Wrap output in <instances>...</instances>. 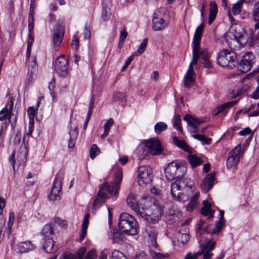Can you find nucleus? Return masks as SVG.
<instances>
[{"label":"nucleus","instance_id":"obj_62","mask_svg":"<svg viewBox=\"0 0 259 259\" xmlns=\"http://www.w3.org/2000/svg\"><path fill=\"white\" fill-rule=\"evenodd\" d=\"M71 47L73 49L75 50H77L79 47V40L76 36L73 37V39L71 42Z\"/></svg>","mask_w":259,"mask_h":259},{"label":"nucleus","instance_id":"obj_3","mask_svg":"<svg viewBox=\"0 0 259 259\" xmlns=\"http://www.w3.org/2000/svg\"><path fill=\"white\" fill-rule=\"evenodd\" d=\"M122 178V171L121 169H118L114 178L112 185L105 182L101 186L98 195L96 198H99V201L103 203L107 198V192L111 196H115L117 194L120 183Z\"/></svg>","mask_w":259,"mask_h":259},{"label":"nucleus","instance_id":"obj_22","mask_svg":"<svg viewBox=\"0 0 259 259\" xmlns=\"http://www.w3.org/2000/svg\"><path fill=\"white\" fill-rule=\"evenodd\" d=\"M214 180V173L211 172L207 175L201 184V189L202 191L204 193L207 192L212 187Z\"/></svg>","mask_w":259,"mask_h":259},{"label":"nucleus","instance_id":"obj_23","mask_svg":"<svg viewBox=\"0 0 259 259\" xmlns=\"http://www.w3.org/2000/svg\"><path fill=\"white\" fill-rule=\"evenodd\" d=\"M206 235V237L207 238L206 240L205 241V243L201 246V251L200 252L201 253V254L203 255L205 253L208 254H213L210 252L214 249V246L215 245V241L211 237H208L209 235Z\"/></svg>","mask_w":259,"mask_h":259},{"label":"nucleus","instance_id":"obj_53","mask_svg":"<svg viewBox=\"0 0 259 259\" xmlns=\"http://www.w3.org/2000/svg\"><path fill=\"white\" fill-rule=\"evenodd\" d=\"M127 36V32L126 31V28L125 27H123L121 29L120 36L119 39L121 43V47H122L123 45L124 44V40Z\"/></svg>","mask_w":259,"mask_h":259},{"label":"nucleus","instance_id":"obj_43","mask_svg":"<svg viewBox=\"0 0 259 259\" xmlns=\"http://www.w3.org/2000/svg\"><path fill=\"white\" fill-rule=\"evenodd\" d=\"M192 137L195 139H197L201 142H202L203 144L206 145H210L211 144V139L206 137L203 135L200 134H193Z\"/></svg>","mask_w":259,"mask_h":259},{"label":"nucleus","instance_id":"obj_11","mask_svg":"<svg viewBox=\"0 0 259 259\" xmlns=\"http://www.w3.org/2000/svg\"><path fill=\"white\" fill-rule=\"evenodd\" d=\"M56 72L61 76H66L68 72L69 61L64 55L56 58L54 64Z\"/></svg>","mask_w":259,"mask_h":259},{"label":"nucleus","instance_id":"obj_59","mask_svg":"<svg viewBox=\"0 0 259 259\" xmlns=\"http://www.w3.org/2000/svg\"><path fill=\"white\" fill-rule=\"evenodd\" d=\"M201 255V253L200 252H196L194 253H191L190 252L187 254L185 259H197V258Z\"/></svg>","mask_w":259,"mask_h":259},{"label":"nucleus","instance_id":"obj_51","mask_svg":"<svg viewBox=\"0 0 259 259\" xmlns=\"http://www.w3.org/2000/svg\"><path fill=\"white\" fill-rule=\"evenodd\" d=\"M110 259H126V258L122 252L115 250L112 252Z\"/></svg>","mask_w":259,"mask_h":259},{"label":"nucleus","instance_id":"obj_45","mask_svg":"<svg viewBox=\"0 0 259 259\" xmlns=\"http://www.w3.org/2000/svg\"><path fill=\"white\" fill-rule=\"evenodd\" d=\"M147 44H148V38H145L143 40L142 42L140 44V45L138 47V49H137V52L134 53H136L137 55L136 56L140 55L142 53H144V52L145 51V50L147 47Z\"/></svg>","mask_w":259,"mask_h":259},{"label":"nucleus","instance_id":"obj_57","mask_svg":"<svg viewBox=\"0 0 259 259\" xmlns=\"http://www.w3.org/2000/svg\"><path fill=\"white\" fill-rule=\"evenodd\" d=\"M218 12V8L216 4L214 2H211L210 3L209 14L212 15H217Z\"/></svg>","mask_w":259,"mask_h":259},{"label":"nucleus","instance_id":"obj_4","mask_svg":"<svg viewBox=\"0 0 259 259\" xmlns=\"http://www.w3.org/2000/svg\"><path fill=\"white\" fill-rule=\"evenodd\" d=\"M187 171V165L184 161L175 160L170 162L165 169V178L171 181L182 178Z\"/></svg>","mask_w":259,"mask_h":259},{"label":"nucleus","instance_id":"obj_55","mask_svg":"<svg viewBox=\"0 0 259 259\" xmlns=\"http://www.w3.org/2000/svg\"><path fill=\"white\" fill-rule=\"evenodd\" d=\"M150 256L153 259H167V258L166 257V256H165L163 254L154 251L150 252Z\"/></svg>","mask_w":259,"mask_h":259},{"label":"nucleus","instance_id":"obj_44","mask_svg":"<svg viewBox=\"0 0 259 259\" xmlns=\"http://www.w3.org/2000/svg\"><path fill=\"white\" fill-rule=\"evenodd\" d=\"M167 124L163 122H158L154 126V131L157 134H160L162 132L166 130Z\"/></svg>","mask_w":259,"mask_h":259},{"label":"nucleus","instance_id":"obj_6","mask_svg":"<svg viewBox=\"0 0 259 259\" xmlns=\"http://www.w3.org/2000/svg\"><path fill=\"white\" fill-rule=\"evenodd\" d=\"M237 62L236 55L232 51L224 49L218 54L217 62L223 67L232 68L235 66Z\"/></svg>","mask_w":259,"mask_h":259},{"label":"nucleus","instance_id":"obj_10","mask_svg":"<svg viewBox=\"0 0 259 259\" xmlns=\"http://www.w3.org/2000/svg\"><path fill=\"white\" fill-rule=\"evenodd\" d=\"M63 178V174L61 172L57 174L54 181L51 193L48 197L51 201L59 200L61 196V181Z\"/></svg>","mask_w":259,"mask_h":259},{"label":"nucleus","instance_id":"obj_5","mask_svg":"<svg viewBox=\"0 0 259 259\" xmlns=\"http://www.w3.org/2000/svg\"><path fill=\"white\" fill-rule=\"evenodd\" d=\"M118 227L121 231L134 235L138 232V225L135 218L127 213H122L119 218Z\"/></svg>","mask_w":259,"mask_h":259},{"label":"nucleus","instance_id":"obj_9","mask_svg":"<svg viewBox=\"0 0 259 259\" xmlns=\"http://www.w3.org/2000/svg\"><path fill=\"white\" fill-rule=\"evenodd\" d=\"M138 182L139 185L144 186L150 184L152 180V169L148 165L139 167L138 171Z\"/></svg>","mask_w":259,"mask_h":259},{"label":"nucleus","instance_id":"obj_49","mask_svg":"<svg viewBox=\"0 0 259 259\" xmlns=\"http://www.w3.org/2000/svg\"><path fill=\"white\" fill-rule=\"evenodd\" d=\"M100 153V150L96 144H93L90 149V157L93 159Z\"/></svg>","mask_w":259,"mask_h":259},{"label":"nucleus","instance_id":"obj_40","mask_svg":"<svg viewBox=\"0 0 259 259\" xmlns=\"http://www.w3.org/2000/svg\"><path fill=\"white\" fill-rule=\"evenodd\" d=\"M188 159L189 163L191 164L193 167L200 165L202 162V161L201 159L194 155L188 156Z\"/></svg>","mask_w":259,"mask_h":259},{"label":"nucleus","instance_id":"obj_64","mask_svg":"<svg viewBox=\"0 0 259 259\" xmlns=\"http://www.w3.org/2000/svg\"><path fill=\"white\" fill-rule=\"evenodd\" d=\"M203 55L204 54L202 55L201 57H202V58H203L204 60V62H202V63L204 64V66L206 68H210L211 67V63L210 61L208 59V58L204 56Z\"/></svg>","mask_w":259,"mask_h":259},{"label":"nucleus","instance_id":"obj_37","mask_svg":"<svg viewBox=\"0 0 259 259\" xmlns=\"http://www.w3.org/2000/svg\"><path fill=\"white\" fill-rule=\"evenodd\" d=\"M203 207L201 208V213L205 216H210V217L212 215V213L211 210V204L207 201H204Z\"/></svg>","mask_w":259,"mask_h":259},{"label":"nucleus","instance_id":"obj_7","mask_svg":"<svg viewBox=\"0 0 259 259\" xmlns=\"http://www.w3.org/2000/svg\"><path fill=\"white\" fill-rule=\"evenodd\" d=\"M151 206L146 211H140L139 214L148 223L154 224L157 223L160 219L163 210L158 202Z\"/></svg>","mask_w":259,"mask_h":259},{"label":"nucleus","instance_id":"obj_60","mask_svg":"<svg viewBox=\"0 0 259 259\" xmlns=\"http://www.w3.org/2000/svg\"><path fill=\"white\" fill-rule=\"evenodd\" d=\"M136 55V53H133L132 55L127 58L124 65L122 67L121 71H124L126 68L127 66L130 65V64L134 59V56Z\"/></svg>","mask_w":259,"mask_h":259},{"label":"nucleus","instance_id":"obj_14","mask_svg":"<svg viewBox=\"0 0 259 259\" xmlns=\"http://www.w3.org/2000/svg\"><path fill=\"white\" fill-rule=\"evenodd\" d=\"M34 129V120H29V129L28 133L24 135L23 139V143L20 149V156L22 157V160H26L28 152V147L27 146L28 143V138L33 132Z\"/></svg>","mask_w":259,"mask_h":259},{"label":"nucleus","instance_id":"obj_12","mask_svg":"<svg viewBox=\"0 0 259 259\" xmlns=\"http://www.w3.org/2000/svg\"><path fill=\"white\" fill-rule=\"evenodd\" d=\"M241 151V146L238 145L229 153L226 160V165L228 169L235 168L239 161Z\"/></svg>","mask_w":259,"mask_h":259},{"label":"nucleus","instance_id":"obj_63","mask_svg":"<svg viewBox=\"0 0 259 259\" xmlns=\"http://www.w3.org/2000/svg\"><path fill=\"white\" fill-rule=\"evenodd\" d=\"M99 198H95L94 201L93 205L92 206V211L95 213L97 209H98L101 205V203L99 201Z\"/></svg>","mask_w":259,"mask_h":259},{"label":"nucleus","instance_id":"obj_61","mask_svg":"<svg viewBox=\"0 0 259 259\" xmlns=\"http://www.w3.org/2000/svg\"><path fill=\"white\" fill-rule=\"evenodd\" d=\"M122 239V235L118 232L114 233L113 235V241L114 242L119 243Z\"/></svg>","mask_w":259,"mask_h":259},{"label":"nucleus","instance_id":"obj_32","mask_svg":"<svg viewBox=\"0 0 259 259\" xmlns=\"http://www.w3.org/2000/svg\"><path fill=\"white\" fill-rule=\"evenodd\" d=\"M237 102L238 101L236 100L232 101L225 103L223 105L219 106L217 109L215 115H218L220 113L225 111L226 109H229L230 108L233 107V106L235 105L237 103Z\"/></svg>","mask_w":259,"mask_h":259},{"label":"nucleus","instance_id":"obj_28","mask_svg":"<svg viewBox=\"0 0 259 259\" xmlns=\"http://www.w3.org/2000/svg\"><path fill=\"white\" fill-rule=\"evenodd\" d=\"M64 36V32L61 30H56L54 32L53 41L55 46V49L59 50V47L61 44Z\"/></svg>","mask_w":259,"mask_h":259},{"label":"nucleus","instance_id":"obj_1","mask_svg":"<svg viewBox=\"0 0 259 259\" xmlns=\"http://www.w3.org/2000/svg\"><path fill=\"white\" fill-rule=\"evenodd\" d=\"M176 180V181L171 184V196L177 201H186L193 194V182L188 178Z\"/></svg>","mask_w":259,"mask_h":259},{"label":"nucleus","instance_id":"obj_38","mask_svg":"<svg viewBox=\"0 0 259 259\" xmlns=\"http://www.w3.org/2000/svg\"><path fill=\"white\" fill-rule=\"evenodd\" d=\"M97 254L95 250L92 249L86 254L85 259H97ZM100 259H107V255L103 252L101 253Z\"/></svg>","mask_w":259,"mask_h":259},{"label":"nucleus","instance_id":"obj_26","mask_svg":"<svg viewBox=\"0 0 259 259\" xmlns=\"http://www.w3.org/2000/svg\"><path fill=\"white\" fill-rule=\"evenodd\" d=\"M203 55V51L195 49L193 50V59L189 64V68L187 72H189V73H195L193 65V64H196L197 63L199 58Z\"/></svg>","mask_w":259,"mask_h":259},{"label":"nucleus","instance_id":"obj_29","mask_svg":"<svg viewBox=\"0 0 259 259\" xmlns=\"http://www.w3.org/2000/svg\"><path fill=\"white\" fill-rule=\"evenodd\" d=\"M126 202L127 205L133 210L137 211L138 214L139 213L140 210L138 208V203L136 199L135 194L130 193L127 197Z\"/></svg>","mask_w":259,"mask_h":259},{"label":"nucleus","instance_id":"obj_8","mask_svg":"<svg viewBox=\"0 0 259 259\" xmlns=\"http://www.w3.org/2000/svg\"><path fill=\"white\" fill-rule=\"evenodd\" d=\"M168 24L169 18L164 9L155 12L152 19V27L155 31L163 30L167 27Z\"/></svg>","mask_w":259,"mask_h":259},{"label":"nucleus","instance_id":"obj_39","mask_svg":"<svg viewBox=\"0 0 259 259\" xmlns=\"http://www.w3.org/2000/svg\"><path fill=\"white\" fill-rule=\"evenodd\" d=\"M13 107V103L11 101L9 109L4 108L0 111V120L3 121L5 119L11 112Z\"/></svg>","mask_w":259,"mask_h":259},{"label":"nucleus","instance_id":"obj_19","mask_svg":"<svg viewBox=\"0 0 259 259\" xmlns=\"http://www.w3.org/2000/svg\"><path fill=\"white\" fill-rule=\"evenodd\" d=\"M35 248V245L30 241H25L19 242L15 248V250L19 253H24L28 252L33 250Z\"/></svg>","mask_w":259,"mask_h":259},{"label":"nucleus","instance_id":"obj_41","mask_svg":"<svg viewBox=\"0 0 259 259\" xmlns=\"http://www.w3.org/2000/svg\"><path fill=\"white\" fill-rule=\"evenodd\" d=\"M45 239L52 238L51 236L53 234V228L50 225L47 224L45 226L42 230Z\"/></svg>","mask_w":259,"mask_h":259},{"label":"nucleus","instance_id":"obj_21","mask_svg":"<svg viewBox=\"0 0 259 259\" xmlns=\"http://www.w3.org/2000/svg\"><path fill=\"white\" fill-rule=\"evenodd\" d=\"M224 214V211L223 210H220V218L219 221L216 223L215 226L214 227L212 225H208L207 228L205 229V231L208 233L218 234L222 229L223 226Z\"/></svg>","mask_w":259,"mask_h":259},{"label":"nucleus","instance_id":"obj_46","mask_svg":"<svg viewBox=\"0 0 259 259\" xmlns=\"http://www.w3.org/2000/svg\"><path fill=\"white\" fill-rule=\"evenodd\" d=\"M181 118L179 115H175L172 119L173 126L182 133V127L181 125Z\"/></svg>","mask_w":259,"mask_h":259},{"label":"nucleus","instance_id":"obj_50","mask_svg":"<svg viewBox=\"0 0 259 259\" xmlns=\"http://www.w3.org/2000/svg\"><path fill=\"white\" fill-rule=\"evenodd\" d=\"M252 16L254 21L259 22V2L254 5Z\"/></svg>","mask_w":259,"mask_h":259},{"label":"nucleus","instance_id":"obj_33","mask_svg":"<svg viewBox=\"0 0 259 259\" xmlns=\"http://www.w3.org/2000/svg\"><path fill=\"white\" fill-rule=\"evenodd\" d=\"M70 138L68 144L69 148H73L75 145L76 139L78 135V131L77 127H75L73 130H70L69 132Z\"/></svg>","mask_w":259,"mask_h":259},{"label":"nucleus","instance_id":"obj_54","mask_svg":"<svg viewBox=\"0 0 259 259\" xmlns=\"http://www.w3.org/2000/svg\"><path fill=\"white\" fill-rule=\"evenodd\" d=\"M34 38L28 39L27 40V51H26V59H28L30 58V54H31V50L32 45V43L33 41Z\"/></svg>","mask_w":259,"mask_h":259},{"label":"nucleus","instance_id":"obj_2","mask_svg":"<svg viewBox=\"0 0 259 259\" xmlns=\"http://www.w3.org/2000/svg\"><path fill=\"white\" fill-rule=\"evenodd\" d=\"M226 40L230 49L239 50L247 44L248 37L242 26L236 24L227 33Z\"/></svg>","mask_w":259,"mask_h":259},{"label":"nucleus","instance_id":"obj_27","mask_svg":"<svg viewBox=\"0 0 259 259\" xmlns=\"http://www.w3.org/2000/svg\"><path fill=\"white\" fill-rule=\"evenodd\" d=\"M135 152L139 159H143L146 156L149 151L145 141L138 146Z\"/></svg>","mask_w":259,"mask_h":259},{"label":"nucleus","instance_id":"obj_42","mask_svg":"<svg viewBox=\"0 0 259 259\" xmlns=\"http://www.w3.org/2000/svg\"><path fill=\"white\" fill-rule=\"evenodd\" d=\"M244 1V0H239L233 5L232 12L234 15H237L240 14Z\"/></svg>","mask_w":259,"mask_h":259},{"label":"nucleus","instance_id":"obj_30","mask_svg":"<svg viewBox=\"0 0 259 259\" xmlns=\"http://www.w3.org/2000/svg\"><path fill=\"white\" fill-rule=\"evenodd\" d=\"M45 242L43 245V249L46 252L54 253L56 250V247L54 246L55 242L52 238L45 239Z\"/></svg>","mask_w":259,"mask_h":259},{"label":"nucleus","instance_id":"obj_52","mask_svg":"<svg viewBox=\"0 0 259 259\" xmlns=\"http://www.w3.org/2000/svg\"><path fill=\"white\" fill-rule=\"evenodd\" d=\"M15 214L13 212H10L9 214L8 229V232L9 234L11 232L12 226L14 224Z\"/></svg>","mask_w":259,"mask_h":259},{"label":"nucleus","instance_id":"obj_15","mask_svg":"<svg viewBox=\"0 0 259 259\" xmlns=\"http://www.w3.org/2000/svg\"><path fill=\"white\" fill-rule=\"evenodd\" d=\"M37 71V65L35 57H33L31 64L28 66V72L26 76V86L29 87L34 83Z\"/></svg>","mask_w":259,"mask_h":259},{"label":"nucleus","instance_id":"obj_58","mask_svg":"<svg viewBox=\"0 0 259 259\" xmlns=\"http://www.w3.org/2000/svg\"><path fill=\"white\" fill-rule=\"evenodd\" d=\"M27 113L29 115V120H34L35 115V109L33 107H29L27 109Z\"/></svg>","mask_w":259,"mask_h":259},{"label":"nucleus","instance_id":"obj_47","mask_svg":"<svg viewBox=\"0 0 259 259\" xmlns=\"http://www.w3.org/2000/svg\"><path fill=\"white\" fill-rule=\"evenodd\" d=\"M113 100L114 102H123L126 100V95L124 93H115L113 95Z\"/></svg>","mask_w":259,"mask_h":259},{"label":"nucleus","instance_id":"obj_13","mask_svg":"<svg viewBox=\"0 0 259 259\" xmlns=\"http://www.w3.org/2000/svg\"><path fill=\"white\" fill-rule=\"evenodd\" d=\"M255 57L251 52H247L242 57L239 63V69L242 73H245L251 70L254 63Z\"/></svg>","mask_w":259,"mask_h":259},{"label":"nucleus","instance_id":"obj_36","mask_svg":"<svg viewBox=\"0 0 259 259\" xmlns=\"http://www.w3.org/2000/svg\"><path fill=\"white\" fill-rule=\"evenodd\" d=\"M195 81V73H189L187 72L184 77L185 86L190 87Z\"/></svg>","mask_w":259,"mask_h":259},{"label":"nucleus","instance_id":"obj_31","mask_svg":"<svg viewBox=\"0 0 259 259\" xmlns=\"http://www.w3.org/2000/svg\"><path fill=\"white\" fill-rule=\"evenodd\" d=\"M89 214H86L84 217L83 223L82 224L81 230L79 235L80 241H81L84 239L87 234L88 226L89 222Z\"/></svg>","mask_w":259,"mask_h":259},{"label":"nucleus","instance_id":"obj_35","mask_svg":"<svg viewBox=\"0 0 259 259\" xmlns=\"http://www.w3.org/2000/svg\"><path fill=\"white\" fill-rule=\"evenodd\" d=\"M173 142L178 147L183 149L185 151L189 152L190 147L184 141L180 140L176 137H174Z\"/></svg>","mask_w":259,"mask_h":259},{"label":"nucleus","instance_id":"obj_24","mask_svg":"<svg viewBox=\"0 0 259 259\" xmlns=\"http://www.w3.org/2000/svg\"><path fill=\"white\" fill-rule=\"evenodd\" d=\"M145 232L148 235L150 240V245L156 247L157 243L156 242L157 233L154 228L150 225H147L145 228Z\"/></svg>","mask_w":259,"mask_h":259},{"label":"nucleus","instance_id":"obj_18","mask_svg":"<svg viewBox=\"0 0 259 259\" xmlns=\"http://www.w3.org/2000/svg\"><path fill=\"white\" fill-rule=\"evenodd\" d=\"M167 222L169 224H177L182 220V213L180 210L172 207L169 209L166 215Z\"/></svg>","mask_w":259,"mask_h":259},{"label":"nucleus","instance_id":"obj_56","mask_svg":"<svg viewBox=\"0 0 259 259\" xmlns=\"http://www.w3.org/2000/svg\"><path fill=\"white\" fill-rule=\"evenodd\" d=\"M189 239V236L187 234H181L179 233L178 234V241L181 242L183 244H185L187 242Z\"/></svg>","mask_w":259,"mask_h":259},{"label":"nucleus","instance_id":"obj_17","mask_svg":"<svg viewBox=\"0 0 259 259\" xmlns=\"http://www.w3.org/2000/svg\"><path fill=\"white\" fill-rule=\"evenodd\" d=\"M149 153L153 155H158L161 153L162 147L159 140L157 139H150L145 141Z\"/></svg>","mask_w":259,"mask_h":259},{"label":"nucleus","instance_id":"obj_25","mask_svg":"<svg viewBox=\"0 0 259 259\" xmlns=\"http://www.w3.org/2000/svg\"><path fill=\"white\" fill-rule=\"evenodd\" d=\"M158 202L157 200L151 196H145L142 197L140 202V205L143 210H145V211H146L147 209L152 207L151 205H154Z\"/></svg>","mask_w":259,"mask_h":259},{"label":"nucleus","instance_id":"obj_34","mask_svg":"<svg viewBox=\"0 0 259 259\" xmlns=\"http://www.w3.org/2000/svg\"><path fill=\"white\" fill-rule=\"evenodd\" d=\"M199 196V193H196L192 197L190 202L187 206V210L189 211H192L198 204V199Z\"/></svg>","mask_w":259,"mask_h":259},{"label":"nucleus","instance_id":"obj_48","mask_svg":"<svg viewBox=\"0 0 259 259\" xmlns=\"http://www.w3.org/2000/svg\"><path fill=\"white\" fill-rule=\"evenodd\" d=\"M204 222L202 221H200L199 223L198 224L197 226V235H199L202 239L203 238V236H205V234L207 235H211L212 233H208L207 231H205V229L207 228L206 227L202 232H201V228L202 226L203 225Z\"/></svg>","mask_w":259,"mask_h":259},{"label":"nucleus","instance_id":"obj_20","mask_svg":"<svg viewBox=\"0 0 259 259\" xmlns=\"http://www.w3.org/2000/svg\"><path fill=\"white\" fill-rule=\"evenodd\" d=\"M204 24L202 23L196 29L192 42L193 50H200V42L203 31Z\"/></svg>","mask_w":259,"mask_h":259},{"label":"nucleus","instance_id":"obj_16","mask_svg":"<svg viewBox=\"0 0 259 259\" xmlns=\"http://www.w3.org/2000/svg\"><path fill=\"white\" fill-rule=\"evenodd\" d=\"M184 120L187 122L189 130L191 133H196L198 132V125L204 122L203 120L190 114H186Z\"/></svg>","mask_w":259,"mask_h":259}]
</instances>
